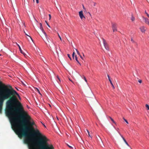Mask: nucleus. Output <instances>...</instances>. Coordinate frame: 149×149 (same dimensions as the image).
Returning <instances> with one entry per match:
<instances>
[{
    "instance_id": "1",
    "label": "nucleus",
    "mask_w": 149,
    "mask_h": 149,
    "mask_svg": "<svg viewBox=\"0 0 149 149\" xmlns=\"http://www.w3.org/2000/svg\"><path fill=\"white\" fill-rule=\"evenodd\" d=\"M13 102L6 107L5 113L8 117L11 125L12 128L16 134L20 139L25 137H31V134H28V132L32 130L33 135L38 136L36 131L38 130H35L32 127L35 125L33 122H31L30 116L24 110L23 107L18 99H13Z\"/></svg>"
},
{
    "instance_id": "2",
    "label": "nucleus",
    "mask_w": 149,
    "mask_h": 149,
    "mask_svg": "<svg viewBox=\"0 0 149 149\" xmlns=\"http://www.w3.org/2000/svg\"><path fill=\"white\" fill-rule=\"evenodd\" d=\"M15 95L20 98L18 94L11 86H9L8 88L7 86L0 82V114L2 112L4 101L9 99L6 102V107H8L13 102V100L17 99Z\"/></svg>"
},
{
    "instance_id": "3",
    "label": "nucleus",
    "mask_w": 149,
    "mask_h": 149,
    "mask_svg": "<svg viewBox=\"0 0 149 149\" xmlns=\"http://www.w3.org/2000/svg\"><path fill=\"white\" fill-rule=\"evenodd\" d=\"M36 132V134L39 136L36 143L34 142L32 138L29 136L24 140V143L28 145L29 149H54L52 144L48 143L49 140L46 136L38 130Z\"/></svg>"
},
{
    "instance_id": "4",
    "label": "nucleus",
    "mask_w": 149,
    "mask_h": 149,
    "mask_svg": "<svg viewBox=\"0 0 149 149\" xmlns=\"http://www.w3.org/2000/svg\"><path fill=\"white\" fill-rule=\"evenodd\" d=\"M40 24V29L42 30V33L41 34V37H43V38L44 37V36H45L47 39L48 38V36L45 32L43 30V28L42 26V24L41 23Z\"/></svg>"
},
{
    "instance_id": "5",
    "label": "nucleus",
    "mask_w": 149,
    "mask_h": 149,
    "mask_svg": "<svg viewBox=\"0 0 149 149\" xmlns=\"http://www.w3.org/2000/svg\"><path fill=\"white\" fill-rule=\"evenodd\" d=\"M102 40L103 42L105 48V49L107 50H109V47H108V44L106 42V40L103 38H102Z\"/></svg>"
},
{
    "instance_id": "6",
    "label": "nucleus",
    "mask_w": 149,
    "mask_h": 149,
    "mask_svg": "<svg viewBox=\"0 0 149 149\" xmlns=\"http://www.w3.org/2000/svg\"><path fill=\"white\" fill-rule=\"evenodd\" d=\"M112 28L113 32L116 31H117L116 24L113 23H112Z\"/></svg>"
},
{
    "instance_id": "7",
    "label": "nucleus",
    "mask_w": 149,
    "mask_h": 149,
    "mask_svg": "<svg viewBox=\"0 0 149 149\" xmlns=\"http://www.w3.org/2000/svg\"><path fill=\"white\" fill-rule=\"evenodd\" d=\"M142 18L145 23L149 26V20L147 18L144 17V16L142 17Z\"/></svg>"
},
{
    "instance_id": "8",
    "label": "nucleus",
    "mask_w": 149,
    "mask_h": 149,
    "mask_svg": "<svg viewBox=\"0 0 149 149\" xmlns=\"http://www.w3.org/2000/svg\"><path fill=\"white\" fill-rule=\"evenodd\" d=\"M79 16L80 18L83 20V19H85V17L84 16L83 13V11H79Z\"/></svg>"
},
{
    "instance_id": "9",
    "label": "nucleus",
    "mask_w": 149,
    "mask_h": 149,
    "mask_svg": "<svg viewBox=\"0 0 149 149\" xmlns=\"http://www.w3.org/2000/svg\"><path fill=\"white\" fill-rule=\"evenodd\" d=\"M146 27L144 26H142L140 27V29L142 33H144L146 31Z\"/></svg>"
},
{
    "instance_id": "10",
    "label": "nucleus",
    "mask_w": 149,
    "mask_h": 149,
    "mask_svg": "<svg viewBox=\"0 0 149 149\" xmlns=\"http://www.w3.org/2000/svg\"><path fill=\"white\" fill-rule=\"evenodd\" d=\"M17 45L19 47V50L21 53L22 54H23V55L24 56L26 57V54H25L23 52V51L22 50V49H21V48L20 47V46L19 45Z\"/></svg>"
},
{
    "instance_id": "11",
    "label": "nucleus",
    "mask_w": 149,
    "mask_h": 149,
    "mask_svg": "<svg viewBox=\"0 0 149 149\" xmlns=\"http://www.w3.org/2000/svg\"><path fill=\"white\" fill-rule=\"evenodd\" d=\"M118 133L120 134V136L123 139V141H124V142L128 146H129V144L125 139V138H124V137L120 133V132H118Z\"/></svg>"
},
{
    "instance_id": "12",
    "label": "nucleus",
    "mask_w": 149,
    "mask_h": 149,
    "mask_svg": "<svg viewBox=\"0 0 149 149\" xmlns=\"http://www.w3.org/2000/svg\"><path fill=\"white\" fill-rule=\"evenodd\" d=\"M0 19L1 20L2 22L3 23L2 20H4V19L3 15L1 13L0 14Z\"/></svg>"
},
{
    "instance_id": "13",
    "label": "nucleus",
    "mask_w": 149,
    "mask_h": 149,
    "mask_svg": "<svg viewBox=\"0 0 149 149\" xmlns=\"http://www.w3.org/2000/svg\"><path fill=\"white\" fill-rule=\"evenodd\" d=\"M35 90L36 91H37V92H38V93L40 95H42V94H41V93H40V91L37 88H35Z\"/></svg>"
},
{
    "instance_id": "14",
    "label": "nucleus",
    "mask_w": 149,
    "mask_h": 149,
    "mask_svg": "<svg viewBox=\"0 0 149 149\" xmlns=\"http://www.w3.org/2000/svg\"><path fill=\"white\" fill-rule=\"evenodd\" d=\"M75 60L76 61H77V62L79 63L80 65H81V64L79 62V61H78V60L77 59V55H75Z\"/></svg>"
},
{
    "instance_id": "15",
    "label": "nucleus",
    "mask_w": 149,
    "mask_h": 149,
    "mask_svg": "<svg viewBox=\"0 0 149 149\" xmlns=\"http://www.w3.org/2000/svg\"><path fill=\"white\" fill-rule=\"evenodd\" d=\"M110 83H111V85L112 86L113 88V89H114L115 88V87H114V85H113V83H112V81H111V80H110Z\"/></svg>"
},
{
    "instance_id": "16",
    "label": "nucleus",
    "mask_w": 149,
    "mask_h": 149,
    "mask_svg": "<svg viewBox=\"0 0 149 149\" xmlns=\"http://www.w3.org/2000/svg\"><path fill=\"white\" fill-rule=\"evenodd\" d=\"M131 19L133 22L134 21L135 18L133 15L132 16V17L131 18Z\"/></svg>"
},
{
    "instance_id": "17",
    "label": "nucleus",
    "mask_w": 149,
    "mask_h": 149,
    "mask_svg": "<svg viewBox=\"0 0 149 149\" xmlns=\"http://www.w3.org/2000/svg\"><path fill=\"white\" fill-rule=\"evenodd\" d=\"M42 38L43 39V40H44V38H46V39H47V42H49V38H48V37L47 39V38L45 37V36H44V38H43V37H42Z\"/></svg>"
},
{
    "instance_id": "18",
    "label": "nucleus",
    "mask_w": 149,
    "mask_h": 149,
    "mask_svg": "<svg viewBox=\"0 0 149 149\" xmlns=\"http://www.w3.org/2000/svg\"><path fill=\"white\" fill-rule=\"evenodd\" d=\"M74 49L76 50V51H77V53L78 55H79V56H80V54L79 52V51L77 50V49H76L74 48Z\"/></svg>"
},
{
    "instance_id": "19",
    "label": "nucleus",
    "mask_w": 149,
    "mask_h": 149,
    "mask_svg": "<svg viewBox=\"0 0 149 149\" xmlns=\"http://www.w3.org/2000/svg\"><path fill=\"white\" fill-rule=\"evenodd\" d=\"M109 118H110L111 120L112 121V122L114 124H116V122L114 121L113 120L111 117H110Z\"/></svg>"
},
{
    "instance_id": "20",
    "label": "nucleus",
    "mask_w": 149,
    "mask_h": 149,
    "mask_svg": "<svg viewBox=\"0 0 149 149\" xmlns=\"http://www.w3.org/2000/svg\"><path fill=\"white\" fill-rule=\"evenodd\" d=\"M24 33H25V34H26V36H28V37H29L30 38V39H31V40L32 41H33V39H32V38H31V37L29 36V35H27V33H26L25 32V31H24Z\"/></svg>"
},
{
    "instance_id": "21",
    "label": "nucleus",
    "mask_w": 149,
    "mask_h": 149,
    "mask_svg": "<svg viewBox=\"0 0 149 149\" xmlns=\"http://www.w3.org/2000/svg\"><path fill=\"white\" fill-rule=\"evenodd\" d=\"M146 107L147 108V109L149 110V106L148 104L146 105Z\"/></svg>"
},
{
    "instance_id": "22",
    "label": "nucleus",
    "mask_w": 149,
    "mask_h": 149,
    "mask_svg": "<svg viewBox=\"0 0 149 149\" xmlns=\"http://www.w3.org/2000/svg\"><path fill=\"white\" fill-rule=\"evenodd\" d=\"M145 14H146L147 16L149 18V14H148L146 12V11L145 10Z\"/></svg>"
},
{
    "instance_id": "23",
    "label": "nucleus",
    "mask_w": 149,
    "mask_h": 149,
    "mask_svg": "<svg viewBox=\"0 0 149 149\" xmlns=\"http://www.w3.org/2000/svg\"><path fill=\"white\" fill-rule=\"evenodd\" d=\"M56 53H57L58 56V50H57V47H56Z\"/></svg>"
},
{
    "instance_id": "24",
    "label": "nucleus",
    "mask_w": 149,
    "mask_h": 149,
    "mask_svg": "<svg viewBox=\"0 0 149 149\" xmlns=\"http://www.w3.org/2000/svg\"><path fill=\"white\" fill-rule=\"evenodd\" d=\"M67 145L69 147L71 148V149H73V148L72 147L70 146H69L68 144H67Z\"/></svg>"
},
{
    "instance_id": "25",
    "label": "nucleus",
    "mask_w": 149,
    "mask_h": 149,
    "mask_svg": "<svg viewBox=\"0 0 149 149\" xmlns=\"http://www.w3.org/2000/svg\"><path fill=\"white\" fill-rule=\"evenodd\" d=\"M87 132H88V136H89V137H91V138H92V137H91V135H90V133H89V131H88L87 130Z\"/></svg>"
},
{
    "instance_id": "26",
    "label": "nucleus",
    "mask_w": 149,
    "mask_h": 149,
    "mask_svg": "<svg viewBox=\"0 0 149 149\" xmlns=\"http://www.w3.org/2000/svg\"><path fill=\"white\" fill-rule=\"evenodd\" d=\"M74 55H75V53L74 52H73L72 54V57L73 58H74Z\"/></svg>"
},
{
    "instance_id": "27",
    "label": "nucleus",
    "mask_w": 149,
    "mask_h": 149,
    "mask_svg": "<svg viewBox=\"0 0 149 149\" xmlns=\"http://www.w3.org/2000/svg\"><path fill=\"white\" fill-rule=\"evenodd\" d=\"M123 119H124V121L126 122V123H127V124H128V122L127 121L126 119H125L124 118H123Z\"/></svg>"
},
{
    "instance_id": "28",
    "label": "nucleus",
    "mask_w": 149,
    "mask_h": 149,
    "mask_svg": "<svg viewBox=\"0 0 149 149\" xmlns=\"http://www.w3.org/2000/svg\"><path fill=\"white\" fill-rule=\"evenodd\" d=\"M67 55H68V57L70 58V60H72V59H71V57H70V55L69 54H67Z\"/></svg>"
},
{
    "instance_id": "29",
    "label": "nucleus",
    "mask_w": 149,
    "mask_h": 149,
    "mask_svg": "<svg viewBox=\"0 0 149 149\" xmlns=\"http://www.w3.org/2000/svg\"><path fill=\"white\" fill-rule=\"evenodd\" d=\"M83 79H84V80L86 82H87V80L85 77L84 76H83Z\"/></svg>"
},
{
    "instance_id": "30",
    "label": "nucleus",
    "mask_w": 149,
    "mask_h": 149,
    "mask_svg": "<svg viewBox=\"0 0 149 149\" xmlns=\"http://www.w3.org/2000/svg\"><path fill=\"white\" fill-rule=\"evenodd\" d=\"M131 41L132 42H135L134 41V40H133L132 38H131Z\"/></svg>"
},
{
    "instance_id": "31",
    "label": "nucleus",
    "mask_w": 149,
    "mask_h": 149,
    "mask_svg": "<svg viewBox=\"0 0 149 149\" xmlns=\"http://www.w3.org/2000/svg\"><path fill=\"white\" fill-rule=\"evenodd\" d=\"M58 37H59L60 39V40H62L61 38V37H60V35L58 33Z\"/></svg>"
},
{
    "instance_id": "32",
    "label": "nucleus",
    "mask_w": 149,
    "mask_h": 149,
    "mask_svg": "<svg viewBox=\"0 0 149 149\" xmlns=\"http://www.w3.org/2000/svg\"><path fill=\"white\" fill-rule=\"evenodd\" d=\"M45 22L47 24V25L48 26V27H50V26L49 25V24H48V23L47 22V21H45Z\"/></svg>"
},
{
    "instance_id": "33",
    "label": "nucleus",
    "mask_w": 149,
    "mask_h": 149,
    "mask_svg": "<svg viewBox=\"0 0 149 149\" xmlns=\"http://www.w3.org/2000/svg\"><path fill=\"white\" fill-rule=\"evenodd\" d=\"M57 78L58 79V80L60 82L61 80H60L59 78V77H58V76H57Z\"/></svg>"
},
{
    "instance_id": "34",
    "label": "nucleus",
    "mask_w": 149,
    "mask_h": 149,
    "mask_svg": "<svg viewBox=\"0 0 149 149\" xmlns=\"http://www.w3.org/2000/svg\"><path fill=\"white\" fill-rule=\"evenodd\" d=\"M93 6H95L96 4V3L95 2H93Z\"/></svg>"
},
{
    "instance_id": "35",
    "label": "nucleus",
    "mask_w": 149,
    "mask_h": 149,
    "mask_svg": "<svg viewBox=\"0 0 149 149\" xmlns=\"http://www.w3.org/2000/svg\"><path fill=\"white\" fill-rule=\"evenodd\" d=\"M107 77H108V78L109 79V81H110V80H111L110 79V77H109V75H107Z\"/></svg>"
},
{
    "instance_id": "36",
    "label": "nucleus",
    "mask_w": 149,
    "mask_h": 149,
    "mask_svg": "<svg viewBox=\"0 0 149 149\" xmlns=\"http://www.w3.org/2000/svg\"><path fill=\"white\" fill-rule=\"evenodd\" d=\"M49 19L50 20L51 19V16L50 14L49 15Z\"/></svg>"
},
{
    "instance_id": "37",
    "label": "nucleus",
    "mask_w": 149,
    "mask_h": 149,
    "mask_svg": "<svg viewBox=\"0 0 149 149\" xmlns=\"http://www.w3.org/2000/svg\"><path fill=\"white\" fill-rule=\"evenodd\" d=\"M138 82L139 83H142V81L141 80H139L138 81Z\"/></svg>"
},
{
    "instance_id": "38",
    "label": "nucleus",
    "mask_w": 149,
    "mask_h": 149,
    "mask_svg": "<svg viewBox=\"0 0 149 149\" xmlns=\"http://www.w3.org/2000/svg\"><path fill=\"white\" fill-rule=\"evenodd\" d=\"M36 3H39V0H36Z\"/></svg>"
},
{
    "instance_id": "39",
    "label": "nucleus",
    "mask_w": 149,
    "mask_h": 149,
    "mask_svg": "<svg viewBox=\"0 0 149 149\" xmlns=\"http://www.w3.org/2000/svg\"><path fill=\"white\" fill-rule=\"evenodd\" d=\"M83 8H84V10H86V9L85 8H84V5H83Z\"/></svg>"
},
{
    "instance_id": "40",
    "label": "nucleus",
    "mask_w": 149,
    "mask_h": 149,
    "mask_svg": "<svg viewBox=\"0 0 149 149\" xmlns=\"http://www.w3.org/2000/svg\"><path fill=\"white\" fill-rule=\"evenodd\" d=\"M116 130L118 132H118H120L119 131H118V130H119V128H117V129H116Z\"/></svg>"
},
{
    "instance_id": "41",
    "label": "nucleus",
    "mask_w": 149,
    "mask_h": 149,
    "mask_svg": "<svg viewBox=\"0 0 149 149\" xmlns=\"http://www.w3.org/2000/svg\"><path fill=\"white\" fill-rule=\"evenodd\" d=\"M69 80L70 81H71L74 84V83L73 82V81L71 80H70V79H69Z\"/></svg>"
},
{
    "instance_id": "42",
    "label": "nucleus",
    "mask_w": 149,
    "mask_h": 149,
    "mask_svg": "<svg viewBox=\"0 0 149 149\" xmlns=\"http://www.w3.org/2000/svg\"><path fill=\"white\" fill-rule=\"evenodd\" d=\"M80 56L81 59H83L81 55Z\"/></svg>"
},
{
    "instance_id": "43",
    "label": "nucleus",
    "mask_w": 149,
    "mask_h": 149,
    "mask_svg": "<svg viewBox=\"0 0 149 149\" xmlns=\"http://www.w3.org/2000/svg\"><path fill=\"white\" fill-rule=\"evenodd\" d=\"M58 48H59V50L60 51H61V50H60V48H59V47Z\"/></svg>"
},
{
    "instance_id": "44",
    "label": "nucleus",
    "mask_w": 149,
    "mask_h": 149,
    "mask_svg": "<svg viewBox=\"0 0 149 149\" xmlns=\"http://www.w3.org/2000/svg\"><path fill=\"white\" fill-rule=\"evenodd\" d=\"M89 13V15H90L91 16V14Z\"/></svg>"
},
{
    "instance_id": "45",
    "label": "nucleus",
    "mask_w": 149,
    "mask_h": 149,
    "mask_svg": "<svg viewBox=\"0 0 149 149\" xmlns=\"http://www.w3.org/2000/svg\"><path fill=\"white\" fill-rule=\"evenodd\" d=\"M7 29V30L8 31H9L8 29Z\"/></svg>"
},
{
    "instance_id": "46",
    "label": "nucleus",
    "mask_w": 149,
    "mask_h": 149,
    "mask_svg": "<svg viewBox=\"0 0 149 149\" xmlns=\"http://www.w3.org/2000/svg\"><path fill=\"white\" fill-rule=\"evenodd\" d=\"M58 83H59V82L58 81Z\"/></svg>"
},
{
    "instance_id": "47",
    "label": "nucleus",
    "mask_w": 149,
    "mask_h": 149,
    "mask_svg": "<svg viewBox=\"0 0 149 149\" xmlns=\"http://www.w3.org/2000/svg\"><path fill=\"white\" fill-rule=\"evenodd\" d=\"M1 55V54H0V56Z\"/></svg>"
},
{
    "instance_id": "48",
    "label": "nucleus",
    "mask_w": 149,
    "mask_h": 149,
    "mask_svg": "<svg viewBox=\"0 0 149 149\" xmlns=\"http://www.w3.org/2000/svg\"><path fill=\"white\" fill-rule=\"evenodd\" d=\"M50 41H51V42H52V41L50 40Z\"/></svg>"
},
{
    "instance_id": "49",
    "label": "nucleus",
    "mask_w": 149,
    "mask_h": 149,
    "mask_svg": "<svg viewBox=\"0 0 149 149\" xmlns=\"http://www.w3.org/2000/svg\"><path fill=\"white\" fill-rule=\"evenodd\" d=\"M83 56H84V54H83Z\"/></svg>"
}]
</instances>
